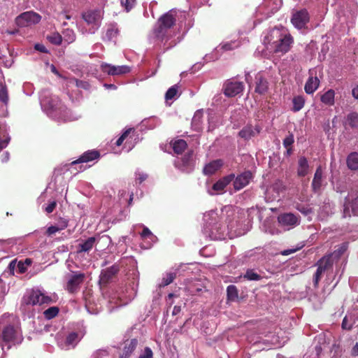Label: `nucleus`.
Masks as SVG:
<instances>
[{"mask_svg": "<svg viewBox=\"0 0 358 358\" xmlns=\"http://www.w3.org/2000/svg\"><path fill=\"white\" fill-rule=\"evenodd\" d=\"M236 217L235 210L231 206L222 208L220 215L215 210L206 213L203 215V233L213 240L222 239L234 227Z\"/></svg>", "mask_w": 358, "mask_h": 358, "instance_id": "nucleus-1", "label": "nucleus"}, {"mask_svg": "<svg viewBox=\"0 0 358 358\" xmlns=\"http://www.w3.org/2000/svg\"><path fill=\"white\" fill-rule=\"evenodd\" d=\"M40 103L43 111L53 119L64 122L77 119L70 110L60 103L58 97L53 96L48 90L41 92Z\"/></svg>", "mask_w": 358, "mask_h": 358, "instance_id": "nucleus-2", "label": "nucleus"}, {"mask_svg": "<svg viewBox=\"0 0 358 358\" xmlns=\"http://www.w3.org/2000/svg\"><path fill=\"white\" fill-rule=\"evenodd\" d=\"M1 324L5 325L3 328L0 339L3 350L5 349L9 350L12 345L22 341V335L15 317L10 315H3L0 320Z\"/></svg>", "mask_w": 358, "mask_h": 358, "instance_id": "nucleus-3", "label": "nucleus"}, {"mask_svg": "<svg viewBox=\"0 0 358 358\" xmlns=\"http://www.w3.org/2000/svg\"><path fill=\"white\" fill-rule=\"evenodd\" d=\"M264 41L269 44L274 52L284 54L289 51L293 38L286 29L276 27L270 31Z\"/></svg>", "mask_w": 358, "mask_h": 358, "instance_id": "nucleus-4", "label": "nucleus"}, {"mask_svg": "<svg viewBox=\"0 0 358 358\" xmlns=\"http://www.w3.org/2000/svg\"><path fill=\"white\" fill-rule=\"evenodd\" d=\"M176 11L171 10L158 20L152 35L159 43H166L172 38L173 35L172 28L176 23Z\"/></svg>", "mask_w": 358, "mask_h": 358, "instance_id": "nucleus-5", "label": "nucleus"}, {"mask_svg": "<svg viewBox=\"0 0 358 358\" xmlns=\"http://www.w3.org/2000/svg\"><path fill=\"white\" fill-rule=\"evenodd\" d=\"M136 290L131 287H122L114 294L110 302H114L117 306H122L127 305L136 296Z\"/></svg>", "mask_w": 358, "mask_h": 358, "instance_id": "nucleus-6", "label": "nucleus"}, {"mask_svg": "<svg viewBox=\"0 0 358 358\" xmlns=\"http://www.w3.org/2000/svg\"><path fill=\"white\" fill-rule=\"evenodd\" d=\"M23 301L26 304L42 305L51 301L50 296L40 289H32L24 296Z\"/></svg>", "mask_w": 358, "mask_h": 358, "instance_id": "nucleus-7", "label": "nucleus"}, {"mask_svg": "<svg viewBox=\"0 0 358 358\" xmlns=\"http://www.w3.org/2000/svg\"><path fill=\"white\" fill-rule=\"evenodd\" d=\"M83 19L91 28L89 30L90 34H94L100 27L102 19L101 10H87L83 14Z\"/></svg>", "mask_w": 358, "mask_h": 358, "instance_id": "nucleus-8", "label": "nucleus"}, {"mask_svg": "<svg viewBox=\"0 0 358 358\" xmlns=\"http://www.w3.org/2000/svg\"><path fill=\"white\" fill-rule=\"evenodd\" d=\"M41 17L33 11L24 12L15 18V24L20 27H27L38 23Z\"/></svg>", "mask_w": 358, "mask_h": 358, "instance_id": "nucleus-9", "label": "nucleus"}, {"mask_svg": "<svg viewBox=\"0 0 358 358\" xmlns=\"http://www.w3.org/2000/svg\"><path fill=\"white\" fill-rule=\"evenodd\" d=\"M85 333L80 331L79 333L71 332L64 340H58L57 343L59 346L63 350H70L74 348L79 341L84 336Z\"/></svg>", "mask_w": 358, "mask_h": 358, "instance_id": "nucleus-10", "label": "nucleus"}, {"mask_svg": "<svg viewBox=\"0 0 358 358\" xmlns=\"http://www.w3.org/2000/svg\"><path fill=\"white\" fill-rule=\"evenodd\" d=\"M310 16L306 9H301L292 13L291 22L298 29L304 28L309 22Z\"/></svg>", "mask_w": 358, "mask_h": 358, "instance_id": "nucleus-11", "label": "nucleus"}, {"mask_svg": "<svg viewBox=\"0 0 358 358\" xmlns=\"http://www.w3.org/2000/svg\"><path fill=\"white\" fill-rule=\"evenodd\" d=\"M278 221L280 227L285 230H289L299 224V217L296 215L289 213L278 215Z\"/></svg>", "mask_w": 358, "mask_h": 358, "instance_id": "nucleus-12", "label": "nucleus"}, {"mask_svg": "<svg viewBox=\"0 0 358 358\" xmlns=\"http://www.w3.org/2000/svg\"><path fill=\"white\" fill-rule=\"evenodd\" d=\"M101 70L107 75L115 76L129 73L131 71V68L127 65L114 66L108 63H102Z\"/></svg>", "mask_w": 358, "mask_h": 358, "instance_id": "nucleus-13", "label": "nucleus"}, {"mask_svg": "<svg viewBox=\"0 0 358 358\" xmlns=\"http://www.w3.org/2000/svg\"><path fill=\"white\" fill-rule=\"evenodd\" d=\"M285 190V185L281 180H276L265 192V198L268 201L279 200L280 195Z\"/></svg>", "mask_w": 358, "mask_h": 358, "instance_id": "nucleus-14", "label": "nucleus"}, {"mask_svg": "<svg viewBox=\"0 0 358 358\" xmlns=\"http://www.w3.org/2000/svg\"><path fill=\"white\" fill-rule=\"evenodd\" d=\"M243 88V83L229 80L224 84V93L227 96L232 97L242 92Z\"/></svg>", "mask_w": 358, "mask_h": 358, "instance_id": "nucleus-15", "label": "nucleus"}, {"mask_svg": "<svg viewBox=\"0 0 358 358\" xmlns=\"http://www.w3.org/2000/svg\"><path fill=\"white\" fill-rule=\"evenodd\" d=\"M333 264V260L331 259V257L326 256L322 257L317 263V269L314 275V284L317 285L322 273L327 270L329 268L331 267Z\"/></svg>", "mask_w": 358, "mask_h": 358, "instance_id": "nucleus-16", "label": "nucleus"}, {"mask_svg": "<svg viewBox=\"0 0 358 358\" xmlns=\"http://www.w3.org/2000/svg\"><path fill=\"white\" fill-rule=\"evenodd\" d=\"M235 178L234 174H230L215 182L210 190H208L210 194H220L224 192V188Z\"/></svg>", "mask_w": 358, "mask_h": 358, "instance_id": "nucleus-17", "label": "nucleus"}, {"mask_svg": "<svg viewBox=\"0 0 358 358\" xmlns=\"http://www.w3.org/2000/svg\"><path fill=\"white\" fill-rule=\"evenodd\" d=\"M84 278V274L80 273L73 274L67 281L66 289L71 293L77 292L80 284L83 282Z\"/></svg>", "mask_w": 358, "mask_h": 358, "instance_id": "nucleus-18", "label": "nucleus"}, {"mask_svg": "<svg viewBox=\"0 0 358 358\" xmlns=\"http://www.w3.org/2000/svg\"><path fill=\"white\" fill-rule=\"evenodd\" d=\"M320 83V79L316 73H314V71H310V76L304 86L306 93L308 94H313L318 89Z\"/></svg>", "mask_w": 358, "mask_h": 358, "instance_id": "nucleus-19", "label": "nucleus"}, {"mask_svg": "<svg viewBox=\"0 0 358 358\" xmlns=\"http://www.w3.org/2000/svg\"><path fill=\"white\" fill-rule=\"evenodd\" d=\"M176 166L182 171H191L194 166L192 152H188L185 155L180 162H176Z\"/></svg>", "mask_w": 358, "mask_h": 358, "instance_id": "nucleus-20", "label": "nucleus"}, {"mask_svg": "<svg viewBox=\"0 0 358 358\" xmlns=\"http://www.w3.org/2000/svg\"><path fill=\"white\" fill-rule=\"evenodd\" d=\"M252 179V173L250 171H245L238 175L234 181L235 190H240L245 187Z\"/></svg>", "mask_w": 358, "mask_h": 358, "instance_id": "nucleus-21", "label": "nucleus"}, {"mask_svg": "<svg viewBox=\"0 0 358 358\" xmlns=\"http://www.w3.org/2000/svg\"><path fill=\"white\" fill-rule=\"evenodd\" d=\"M100 155L96 150H88L84 152L77 160L71 163L72 166H76L79 164L88 163L93 160L97 159Z\"/></svg>", "mask_w": 358, "mask_h": 358, "instance_id": "nucleus-22", "label": "nucleus"}, {"mask_svg": "<svg viewBox=\"0 0 358 358\" xmlns=\"http://www.w3.org/2000/svg\"><path fill=\"white\" fill-rule=\"evenodd\" d=\"M261 131V128L256 125H247L239 131V136L245 140H248L250 138L257 135Z\"/></svg>", "mask_w": 358, "mask_h": 358, "instance_id": "nucleus-23", "label": "nucleus"}, {"mask_svg": "<svg viewBox=\"0 0 358 358\" xmlns=\"http://www.w3.org/2000/svg\"><path fill=\"white\" fill-rule=\"evenodd\" d=\"M350 199H346L344 203L343 216L350 217L351 215L358 214V197L356 198L351 203H349Z\"/></svg>", "mask_w": 358, "mask_h": 358, "instance_id": "nucleus-24", "label": "nucleus"}, {"mask_svg": "<svg viewBox=\"0 0 358 358\" xmlns=\"http://www.w3.org/2000/svg\"><path fill=\"white\" fill-rule=\"evenodd\" d=\"M118 271V268L113 266L102 271L100 275V282L107 283Z\"/></svg>", "mask_w": 358, "mask_h": 358, "instance_id": "nucleus-25", "label": "nucleus"}, {"mask_svg": "<svg viewBox=\"0 0 358 358\" xmlns=\"http://www.w3.org/2000/svg\"><path fill=\"white\" fill-rule=\"evenodd\" d=\"M96 238L94 237H90L83 243L78 244L77 247V252H86L91 250L95 245Z\"/></svg>", "mask_w": 358, "mask_h": 358, "instance_id": "nucleus-26", "label": "nucleus"}, {"mask_svg": "<svg viewBox=\"0 0 358 358\" xmlns=\"http://www.w3.org/2000/svg\"><path fill=\"white\" fill-rule=\"evenodd\" d=\"M309 173V164L304 157H301L298 161L297 175L303 177Z\"/></svg>", "mask_w": 358, "mask_h": 358, "instance_id": "nucleus-27", "label": "nucleus"}, {"mask_svg": "<svg viewBox=\"0 0 358 358\" xmlns=\"http://www.w3.org/2000/svg\"><path fill=\"white\" fill-rule=\"evenodd\" d=\"M138 345V341L136 339H131L124 347V350L121 358H128L131 354L134 351Z\"/></svg>", "mask_w": 358, "mask_h": 358, "instance_id": "nucleus-28", "label": "nucleus"}, {"mask_svg": "<svg viewBox=\"0 0 358 358\" xmlns=\"http://www.w3.org/2000/svg\"><path fill=\"white\" fill-rule=\"evenodd\" d=\"M322 170L319 166L315 173L314 178L312 182V187L315 192L320 190L322 186Z\"/></svg>", "mask_w": 358, "mask_h": 358, "instance_id": "nucleus-29", "label": "nucleus"}, {"mask_svg": "<svg viewBox=\"0 0 358 358\" xmlns=\"http://www.w3.org/2000/svg\"><path fill=\"white\" fill-rule=\"evenodd\" d=\"M321 101L327 106H333L335 102V92L333 90H329L322 94Z\"/></svg>", "mask_w": 358, "mask_h": 358, "instance_id": "nucleus-30", "label": "nucleus"}, {"mask_svg": "<svg viewBox=\"0 0 358 358\" xmlns=\"http://www.w3.org/2000/svg\"><path fill=\"white\" fill-rule=\"evenodd\" d=\"M222 165L221 160H215L206 164L203 169V173L206 175L213 174Z\"/></svg>", "mask_w": 358, "mask_h": 358, "instance_id": "nucleus-31", "label": "nucleus"}, {"mask_svg": "<svg viewBox=\"0 0 358 358\" xmlns=\"http://www.w3.org/2000/svg\"><path fill=\"white\" fill-rule=\"evenodd\" d=\"M9 101L8 93L7 87L0 83V103L1 106L6 107Z\"/></svg>", "mask_w": 358, "mask_h": 358, "instance_id": "nucleus-32", "label": "nucleus"}, {"mask_svg": "<svg viewBox=\"0 0 358 358\" xmlns=\"http://www.w3.org/2000/svg\"><path fill=\"white\" fill-rule=\"evenodd\" d=\"M173 150L176 154H181L187 148V143L182 139H178L171 143Z\"/></svg>", "mask_w": 358, "mask_h": 358, "instance_id": "nucleus-33", "label": "nucleus"}, {"mask_svg": "<svg viewBox=\"0 0 358 358\" xmlns=\"http://www.w3.org/2000/svg\"><path fill=\"white\" fill-rule=\"evenodd\" d=\"M347 164L350 169H358V153L352 152L350 154L347 159Z\"/></svg>", "mask_w": 358, "mask_h": 358, "instance_id": "nucleus-34", "label": "nucleus"}, {"mask_svg": "<svg viewBox=\"0 0 358 358\" xmlns=\"http://www.w3.org/2000/svg\"><path fill=\"white\" fill-rule=\"evenodd\" d=\"M345 124L352 128L358 127V113L355 112L350 113L346 117Z\"/></svg>", "mask_w": 358, "mask_h": 358, "instance_id": "nucleus-35", "label": "nucleus"}, {"mask_svg": "<svg viewBox=\"0 0 358 358\" xmlns=\"http://www.w3.org/2000/svg\"><path fill=\"white\" fill-rule=\"evenodd\" d=\"M257 79V85L255 88V92L259 94H264L266 92L268 89L267 82L263 79L260 76L256 78Z\"/></svg>", "mask_w": 358, "mask_h": 358, "instance_id": "nucleus-36", "label": "nucleus"}, {"mask_svg": "<svg viewBox=\"0 0 358 358\" xmlns=\"http://www.w3.org/2000/svg\"><path fill=\"white\" fill-rule=\"evenodd\" d=\"M118 32L119 31L117 24H111L108 25V27L106 30V38L108 41H112L117 37Z\"/></svg>", "mask_w": 358, "mask_h": 358, "instance_id": "nucleus-37", "label": "nucleus"}, {"mask_svg": "<svg viewBox=\"0 0 358 358\" xmlns=\"http://www.w3.org/2000/svg\"><path fill=\"white\" fill-rule=\"evenodd\" d=\"M292 103L293 111L298 112L303 108L305 104V99L303 96H296L294 97Z\"/></svg>", "mask_w": 358, "mask_h": 358, "instance_id": "nucleus-38", "label": "nucleus"}, {"mask_svg": "<svg viewBox=\"0 0 358 358\" xmlns=\"http://www.w3.org/2000/svg\"><path fill=\"white\" fill-rule=\"evenodd\" d=\"M141 236L143 239L148 240L152 243H155L157 241V236L154 235L147 227L145 226H143V229L141 234Z\"/></svg>", "mask_w": 358, "mask_h": 358, "instance_id": "nucleus-39", "label": "nucleus"}, {"mask_svg": "<svg viewBox=\"0 0 358 358\" xmlns=\"http://www.w3.org/2000/svg\"><path fill=\"white\" fill-rule=\"evenodd\" d=\"M62 39L67 43H71L76 40V34L73 30L70 29H66L63 31V37Z\"/></svg>", "mask_w": 358, "mask_h": 358, "instance_id": "nucleus-40", "label": "nucleus"}, {"mask_svg": "<svg viewBox=\"0 0 358 358\" xmlns=\"http://www.w3.org/2000/svg\"><path fill=\"white\" fill-rule=\"evenodd\" d=\"M239 46V43L236 41H230L227 42L223 44L220 45L216 50L218 51L220 50H223L224 51H228L234 49Z\"/></svg>", "mask_w": 358, "mask_h": 358, "instance_id": "nucleus-41", "label": "nucleus"}, {"mask_svg": "<svg viewBox=\"0 0 358 358\" xmlns=\"http://www.w3.org/2000/svg\"><path fill=\"white\" fill-rule=\"evenodd\" d=\"M347 248V244L343 243L331 255H329V257H331V259L332 260H334V259H338L346 251Z\"/></svg>", "mask_w": 358, "mask_h": 358, "instance_id": "nucleus-42", "label": "nucleus"}, {"mask_svg": "<svg viewBox=\"0 0 358 358\" xmlns=\"http://www.w3.org/2000/svg\"><path fill=\"white\" fill-rule=\"evenodd\" d=\"M178 87L177 85H175L170 87L165 94V99L166 101L171 100L174 99L178 95Z\"/></svg>", "mask_w": 358, "mask_h": 358, "instance_id": "nucleus-43", "label": "nucleus"}, {"mask_svg": "<svg viewBox=\"0 0 358 358\" xmlns=\"http://www.w3.org/2000/svg\"><path fill=\"white\" fill-rule=\"evenodd\" d=\"M228 299L234 301L238 297V290L234 285H229L227 289Z\"/></svg>", "mask_w": 358, "mask_h": 358, "instance_id": "nucleus-44", "label": "nucleus"}, {"mask_svg": "<svg viewBox=\"0 0 358 358\" xmlns=\"http://www.w3.org/2000/svg\"><path fill=\"white\" fill-rule=\"evenodd\" d=\"M59 313V308L55 306L50 307L45 310L43 313L46 319L50 320L55 317Z\"/></svg>", "mask_w": 358, "mask_h": 358, "instance_id": "nucleus-45", "label": "nucleus"}, {"mask_svg": "<svg viewBox=\"0 0 358 358\" xmlns=\"http://www.w3.org/2000/svg\"><path fill=\"white\" fill-rule=\"evenodd\" d=\"M47 38L55 45H59L62 41V36L57 32L52 33L47 36Z\"/></svg>", "mask_w": 358, "mask_h": 358, "instance_id": "nucleus-46", "label": "nucleus"}, {"mask_svg": "<svg viewBox=\"0 0 358 358\" xmlns=\"http://www.w3.org/2000/svg\"><path fill=\"white\" fill-rule=\"evenodd\" d=\"M67 222H64L60 227L58 226H50L47 229V234L50 236L55 233L64 229L67 227Z\"/></svg>", "mask_w": 358, "mask_h": 358, "instance_id": "nucleus-47", "label": "nucleus"}, {"mask_svg": "<svg viewBox=\"0 0 358 358\" xmlns=\"http://www.w3.org/2000/svg\"><path fill=\"white\" fill-rule=\"evenodd\" d=\"M148 178V175L141 171L140 170H137L135 172V182L136 184H141L143 181H145Z\"/></svg>", "mask_w": 358, "mask_h": 358, "instance_id": "nucleus-48", "label": "nucleus"}, {"mask_svg": "<svg viewBox=\"0 0 358 358\" xmlns=\"http://www.w3.org/2000/svg\"><path fill=\"white\" fill-rule=\"evenodd\" d=\"M202 116V113L199 110L196 111L192 118V126L194 127L195 129H200L199 122Z\"/></svg>", "mask_w": 358, "mask_h": 358, "instance_id": "nucleus-49", "label": "nucleus"}, {"mask_svg": "<svg viewBox=\"0 0 358 358\" xmlns=\"http://www.w3.org/2000/svg\"><path fill=\"white\" fill-rule=\"evenodd\" d=\"M244 278L248 280H258L261 278V276L253 270H248L244 275Z\"/></svg>", "mask_w": 358, "mask_h": 358, "instance_id": "nucleus-50", "label": "nucleus"}, {"mask_svg": "<svg viewBox=\"0 0 358 358\" xmlns=\"http://www.w3.org/2000/svg\"><path fill=\"white\" fill-rule=\"evenodd\" d=\"M176 278V273H167L162 279V286H166L171 284Z\"/></svg>", "mask_w": 358, "mask_h": 358, "instance_id": "nucleus-51", "label": "nucleus"}, {"mask_svg": "<svg viewBox=\"0 0 358 358\" xmlns=\"http://www.w3.org/2000/svg\"><path fill=\"white\" fill-rule=\"evenodd\" d=\"M108 355L106 350H98L93 354L92 358H108Z\"/></svg>", "mask_w": 358, "mask_h": 358, "instance_id": "nucleus-52", "label": "nucleus"}, {"mask_svg": "<svg viewBox=\"0 0 358 358\" xmlns=\"http://www.w3.org/2000/svg\"><path fill=\"white\" fill-rule=\"evenodd\" d=\"M121 3L127 11H129L134 6L136 0H121Z\"/></svg>", "mask_w": 358, "mask_h": 358, "instance_id": "nucleus-53", "label": "nucleus"}, {"mask_svg": "<svg viewBox=\"0 0 358 358\" xmlns=\"http://www.w3.org/2000/svg\"><path fill=\"white\" fill-rule=\"evenodd\" d=\"M139 358H153V352L149 347L145 348L144 350L141 352Z\"/></svg>", "mask_w": 358, "mask_h": 358, "instance_id": "nucleus-54", "label": "nucleus"}, {"mask_svg": "<svg viewBox=\"0 0 358 358\" xmlns=\"http://www.w3.org/2000/svg\"><path fill=\"white\" fill-rule=\"evenodd\" d=\"M132 131V129H129L126 130L122 136L117 140L115 144L117 146H120L122 144L123 141L127 138L129 134Z\"/></svg>", "mask_w": 358, "mask_h": 358, "instance_id": "nucleus-55", "label": "nucleus"}, {"mask_svg": "<svg viewBox=\"0 0 358 358\" xmlns=\"http://www.w3.org/2000/svg\"><path fill=\"white\" fill-rule=\"evenodd\" d=\"M294 143V136L292 134L287 136L283 141V145L285 148H288Z\"/></svg>", "mask_w": 358, "mask_h": 358, "instance_id": "nucleus-56", "label": "nucleus"}, {"mask_svg": "<svg viewBox=\"0 0 358 358\" xmlns=\"http://www.w3.org/2000/svg\"><path fill=\"white\" fill-rule=\"evenodd\" d=\"M352 327V322L349 320L348 316H345L342 322V328L344 329H350Z\"/></svg>", "mask_w": 358, "mask_h": 358, "instance_id": "nucleus-57", "label": "nucleus"}, {"mask_svg": "<svg viewBox=\"0 0 358 358\" xmlns=\"http://www.w3.org/2000/svg\"><path fill=\"white\" fill-rule=\"evenodd\" d=\"M56 205H57V203L55 201H50L48 205L44 208L45 211L47 213H51L52 212H53V210H55V207H56Z\"/></svg>", "mask_w": 358, "mask_h": 358, "instance_id": "nucleus-58", "label": "nucleus"}, {"mask_svg": "<svg viewBox=\"0 0 358 358\" xmlns=\"http://www.w3.org/2000/svg\"><path fill=\"white\" fill-rule=\"evenodd\" d=\"M127 194L129 195V204L130 205L132 202V200H133V193H127L126 190L124 189H122V190H120L119 192V196L122 199V198H124Z\"/></svg>", "mask_w": 358, "mask_h": 358, "instance_id": "nucleus-59", "label": "nucleus"}, {"mask_svg": "<svg viewBox=\"0 0 358 358\" xmlns=\"http://www.w3.org/2000/svg\"><path fill=\"white\" fill-rule=\"evenodd\" d=\"M301 247L302 246L284 250L283 251L281 252V255H282L284 256L291 255V254L294 253L295 252L298 251L299 250H300L301 248Z\"/></svg>", "mask_w": 358, "mask_h": 358, "instance_id": "nucleus-60", "label": "nucleus"}, {"mask_svg": "<svg viewBox=\"0 0 358 358\" xmlns=\"http://www.w3.org/2000/svg\"><path fill=\"white\" fill-rule=\"evenodd\" d=\"M17 272L19 273H24L27 270V266H25L24 264H22V262H17Z\"/></svg>", "mask_w": 358, "mask_h": 358, "instance_id": "nucleus-61", "label": "nucleus"}, {"mask_svg": "<svg viewBox=\"0 0 358 358\" xmlns=\"http://www.w3.org/2000/svg\"><path fill=\"white\" fill-rule=\"evenodd\" d=\"M69 83L70 84H72V85H75L76 86L80 87H85V83H84L83 81H80L77 79H71L69 80Z\"/></svg>", "mask_w": 358, "mask_h": 358, "instance_id": "nucleus-62", "label": "nucleus"}, {"mask_svg": "<svg viewBox=\"0 0 358 358\" xmlns=\"http://www.w3.org/2000/svg\"><path fill=\"white\" fill-rule=\"evenodd\" d=\"M17 261L13 260L10 262L8 265V268L10 270L11 272L14 274L15 271H17Z\"/></svg>", "mask_w": 358, "mask_h": 358, "instance_id": "nucleus-63", "label": "nucleus"}, {"mask_svg": "<svg viewBox=\"0 0 358 358\" xmlns=\"http://www.w3.org/2000/svg\"><path fill=\"white\" fill-rule=\"evenodd\" d=\"M351 354L352 356H358V342L352 348Z\"/></svg>", "mask_w": 358, "mask_h": 358, "instance_id": "nucleus-64", "label": "nucleus"}]
</instances>
